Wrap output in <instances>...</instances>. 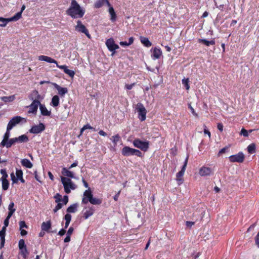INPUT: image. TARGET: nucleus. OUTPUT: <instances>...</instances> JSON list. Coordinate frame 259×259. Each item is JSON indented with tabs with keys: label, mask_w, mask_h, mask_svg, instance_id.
<instances>
[{
	"label": "nucleus",
	"mask_w": 259,
	"mask_h": 259,
	"mask_svg": "<svg viewBox=\"0 0 259 259\" xmlns=\"http://www.w3.org/2000/svg\"><path fill=\"white\" fill-rule=\"evenodd\" d=\"M29 139L28 137L25 135H22L19 137L10 139L8 143L5 146L7 148H10L13 145L16 143H24L28 141Z\"/></svg>",
	"instance_id": "6"
},
{
	"label": "nucleus",
	"mask_w": 259,
	"mask_h": 259,
	"mask_svg": "<svg viewBox=\"0 0 259 259\" xmlns=\"http://www.w3.org/2000/svg\"><path fill=\"white\" fill-rule=\"evenodd\" d=\"M5 243V236H3L2 238H1V244H0V249H2L4 247Z\"/></svg>",
	"instance_id": "51"
},
{
	"label": "nucleus",
	"mask_w": 259,
	"mask_h": 259,
	"mask_svg": "<svg viewBox=\"0 0 259 259\" xmlns=\"http://www.w3.org/2000/svg\"><path fill=\"white\" fill-rule=\"evenodd\" d=\"M189 108L191 110V113L193 114V115L195 117H197L198 116V114L195 112L194 108L191 106V105H189Z\"/></svg>",
	"instance_id": "53"
},
{
	"label": "nucleus",
	"mask_w": 259,
	"mask_h": 259,
	"mask_svg": "<svg viewBox=\"0 0 259 259\" xmlns=\"http://www.w3.org/2000/svg\"><path fill=\"white\" fill-rule=\"evenodd\" d=\"M70 241V236L67 235L64 239V242L65 243L69 242Z\"/></svg>",
	"instance_id": "64"
},
{
	"label": "nucleus",
	"mask_w": 259,
	"mask_h": 259,
	"mask_svg": "<svg viewBox=\"0 0 259 259\" xmlns=\"http://www.w3.org/2000/svg\"><path fill=\"white\" fill-rule=\"evenodd\" d=\"M84 13L76 0H71L69 8L66 11V14L74 19L82 17Z\"/></svg>",
	"instance_id": "1"
},
{
	"label": "nucleus",
	"mask_w": 259,
	"mask_h": 259,
	"mask_svg": "<svg viewBox=\"0 0 259 259\" xmlns=\"http://www.w3.org/2000/svg\"><path fill=\"white\" fill-rule=\"evenodd\" d=\"M15 97L14 95L10 96H4L2 97V100L5 102H11L15 99Z\"/></svg>",
	"instance_id": "40"
},
{
	"label": "nucleus",
	"mask_w": 259,
	"mask_h": 259,
	"mask_svg": "<svg viewBox=\"0 0 259 259\" xmlns=\"http://www.w3.org/2000/svg\"><path fill=\"white\" fill-rule=\"evenodd\" d=\"M135 83H133L130 84H126L124 86V88L127 90H130L135 85Z\"/></svg>",
	"instance_id": "50"
},
{
	"label": "nucleus",
	"mask_w": 259,
	"mask_h": 259,
	"mask_svg": "<svg viewBox=\"0 0 259 259\" xmlns=\"http://www.w3.org/2000/svg\"><path fill=\"white\" fill-rule=\"evenodd\" d=\"M198 42L200 44H203L208 47L210 45H214L215 44L214 39H212L211 40H207L205 39L199 38L198 39Z\"/></svg>",
	"instance_id": "26"
},
{
	"label": "nucleus",
	"mask_w": 259,
	"mask_h": 259,
	"mask_svg": "<svg viewBox=\"0 0 259 259\" xmlns=\"http://www.w3.org/2000/svg\"><path fill=\"white\" fill-rule=\"evenodd\" d=\"M39 110L41 114L43 116H50L51 114V112L47 109L45 105L41 103L39 106Z\"/></svg>",
	"instance_id": "20"
},
{
	"label": "nucleus",
	"mask_w": 259,
	"mask_h": 259,
	"mask_svg": "<svg viewBox=\"0 0 259 259\" xmlns=\"http://www.w3.org/2000/svg\"><path fill=\"white\" fill-rule=\"evenodd\" d=\"M228 149V147H225L223 148H222V149H221L219 152V155H221V154H222L223 153H225L226 151V150Z\"/></svg>",
	"instance_id": "57"
},
{
	"label": "nucleus",
	"mask_w": 259,
	"mask_h": 259,
	"mask_svg": "<svg viewBox=\"0 0 259 259\" xmlns=\"http://www.w3.org/2000/svg\"><path fill=\"white\" fill-rule=\"evenodd\" d=\"M134 147L138 148L141 150L146 152L149 147V141H142L140 139H135L133 142Z\"/></svg>",
	"instance_id": "7"
},
{
	"label": "nucleus",
	"mask_w": 259,
	"mask_h": 259,
	"mask_svg": "<svg viewBox=\"0 0 259 259\" xmlns=\"http://www.w3.org/2000/svg\"><path fill=\"white\" fill-rule=\"evenodd\" d=\"M182 82L183 84H185V86L186 87V89L188 90H189L190 89V85L189 84V80L188 79H183L182 80Z\"/></svg>",
	"instance_id": "46"
},
{
	"label": "nucleus",
	"mask_w": 259,
	"mask_h": 259,
	"mask_svg": "<svg viewBox=\"0 0 259 259\" xmlns=\"http://www.w3.org/2000/svg\"><path fill=\"white\" fill-rule=\"evenodd\" d=\"M57 67L59 69L63 70L64 72L68 74L70 77H73L75 75V72L73 70L68 69L67 66L65 65H57Z\"/></svg>",
	"instance_id": "18"
},
{
	"label": "nucleus",
	"mask_w": 259,
	"mask_h": 259,
	"mask_svg": "<svg viewBox=\"0 0 259 259\" xmlns=\"http://www.w3.org/2000/svg\"><path fill=\"white\" fill-rule=\"evenodd\" d=\"M21 162L22 166L26 167V168H31L33 166L32 163L28 159H23Z\"/></svg>",
	"instance_id": "29"
},
{
	"label": "nucleus",
	"mask_w": 259,
	"mask_h": 259,
	"mask_svg": "<svg viewBox=\"0 0 259 259\" xmlns=\"http://www.w3.org/2000/svg\"><path fill=\"white\" fill-rule=\"evenodd\" d=\"M2 188L4 190H7L9 187V183L7 179L2 180Z\"/></svg>",
	"instance_id": "39"
},
{
	"label": "nucleus",
	"mask_w": 259,
	"mask_h": 259,
	"mask_svg": "<svg viewBox=\"0 0 259 259\" xmlns=\"http://www.w3.org/2000/svg\"><path fill=\"white\" fill-rule=\"evenodd\" d=\"M134 38L133 37H131L128 39V42L126 41H120L119 44L121 46H128L132 45L134 42Z\"/></svg>",
	"instance_id": "33"
},
{
	"label": "nucleus",
	"mask_w": 259,
	"mask_h": 259,
	"mask_svg": "<svg viewBox=\"0 0 259 259\" xmlns=\"http://www.w3.org/2000/svg\"><path fill=\"white\" fill-rule=\"evenodd\" d=\"M63 206V204L60 202H58L57 205L53 209L54 213L57 212L59 209H60Z\"/></svg>",
	"instance_id": "44"
},
{
	"label": "nucleus",
	"mask_w": 259,
	"mask_h": 259,
	"mask_svg": "<svg viewBox=\"0 0 259 259\" xmlns=\"http://www.w3.org/2000/svg\"><path fill=\"white\" fill-rule=\"evenodd\" d=\"M11 179L13 182V183H17V179H16V178L15 177L14 173L11 174Z\"/></svg>",
	"instance_id": "55"
},
{
	"label": "nucleus",
	"mask_w": 259,
	"mask_h": 259,
	"mask_svg": "<svg viewBox=\"0 0 259 259\" xmlns=\"http://www.w3.org/2000/svg\"><path fill=\"white\" fill-rule=\"evenodd\" d=\"M52 223L50 220L43 222L41 226V230L50 232L49 230L51 228Z\"/></svg>",
	"instance_id": "23"
},
{
	"label": "nucleus",
	"mask_w": 259,
	"mask_h": 259,
	"mask_svg": "<svg viewBox=\"0 0 259 259\" xmlns=\"http://www.w3.org/2000/svg\"><path fill=\"white\" fill-rule=\"evenodd\" d=\"M223 125L222 123H218V125H217V128L218 129L221 131V132H222L223 130Z\"/></svg>",
	"instance_id": "60"
},
{
	"label": "nucleus",
	"mask_w": 259,
	"mask_h": 259,
	"mask_svg": "<svg viewBox=\"0 0 259 259\" xmlns=\"http://www.w3.org/2000/svg\"><path fill=\"white\" fill-rule=\"evenodd\" d=\"M18 246L19 249H23V248L26 247V245L25 243V241L24 239H21L19 240L18 243Z\"/></svg>",
	"instance_id": "41"
},
{
	"label": "nucleus",
	"mask_w": 259,
	"mask_h": 259,
	"mask_svg": "<svg viewBox=\"0 0 259 259\" xmlns=\"http://www.w3.org/2000/svg\"><path fill=\"white\" fill-rule=\"evenodd\" d=\"M20 250V254L24 258H26L29 252L27 249V247L23 248V249H19Z\"/></svg>",
	"instance_id": "38"
},
{
	"label": "nucleus",
	"mask_w": 259,
	"mask_h": 259,
	"mask_svg": "<svg viewBox=\"0 0 259 259\" xmlns=\"http://www.w3.org/2000/svg\"><path fill=\"white\" fill-rule=\"evenodd\" d=\"M106 45L108 50L112 52V55L115 53L116 50L119 48L118 45L115 43L114 39L112 38L107 39Z\"/></svg>",
	"instance_id": "11"
},
{
	"label": "nucleus",
	"mask_w": 259,
	"mask_h": 259,
	"mask_svg": "<svg viewBox=\"0 0 259 259\" xmlns=\"http://www.w3.org/2000/svg\"><path fill=\"white\" fill-rule=\"evenodd\" d=\"M59 103H60V99H59V96H58V95L54 96L52 98L50 105L54 107H56L59 106Z\"/></svg>",
	"instance_id": "28"
},
{
	"label": "nucleus",
	"mask_w": 259,
	"mask_h": 259,
	"mask_svg": "<svg viewBox=\"0 0 259 259\" xmlns=\"http://www.w3.org/2000/svg\"><path fill=\"white\" fill-rule=\"evenodd\" d=\"M66 230L65 229H61L59 232H58V235L62 236H63L65 233H66Z\"/></svg>",
	"instance_id": "59"
},
{
	"label": "nucleus",
	"mask_w": 259,
	"mask_h": 259,
	"mask_svg": "<svg viewBox=\"0 0 259 259\" xmlns=\"http://www.w3.org/2000/svg\"><path fill=\"white\" fill-rule=\"evenodd\" d=\"M188 158L189 157L188 156L185 159L184 163L182 167L181 168V170L180 171H179L176 175V181H177L178 184L179 185L182 184L184 182L183 176L184 175L188 164Z\"/></svg>",
	"instance_id": "8"
},
{
	"label": "nucleus",
	"mask_w": 259,
	"mask_h": 259,
	"mask_svg": "<svg viewBox=\"0 0 259 259\" xmlns=\"http://www.w3.org/2000/svg\"><path fill=\"white\" fill-rule=\"evenodd\" d=\"M109 8V13L110 15V20L112 22H114L116 21L117 16L116 13L114 10V8L110 5V6H108Z\"/></svg>",
	"instance_id": "24"
},
{
	"label": "nucleus",
	"mask_w": 259,
	"mask_h": 259,
	"mask_svg": "<svg viewBox=\"0 0 259 259\" xmlns=\"http://www.w3.org/2000/svg\"><path fill=\"white\" fill-rule=\"evenodd\" d=\"M45 129V125L42 123H40L38 125L32 126L29 130V132L32 134H37L44 131Z\"/></svg>",
	"instance_id": "14"
},
{
	"label": "nucleus",
	"mask_w": 259,
	"mask_h": 259,
	"mask_svg": "<svg viewBox=\"0 0 259 259\" xmlns=\"http://www.w3.org/2000/svg\"><path fill=\"white\" fill-rule=\"evenodd\" d=\"M14 203L13 202H11L8 207L9 211L8 215L12 217L13 214L14 213L16 209L14 208Z\"/></svg>",
	"instance_id": "35"
},
{
	"label": "nucleus",
	"mask_w": 259,
	"mask_h": 259,
	"mask_svg": "<svg viewBox=\"0 0 259 259\" xmlns=\"http://www.w3.org/2000/svg\"><path fill=\"white\" fill-rule=\"evenodd\" d=\"M162 51L160 49H158L157 48H154L153 50V53L152 55V57L154 59H159L160 56L162 55Z\"/></svg>",
	"instance_id": "27"
},
{
	"label": "nucleus",
	"mask_w": 259,
	"mask_h": 259,
	"mask_svg": "<svg viewBox=\"0 0 259 259\" xmlns=\"http://www.w3.org/2000/svg\"><path fill=\"white\" fill-rule=\"evenodd\" d=\"M110 140L113 142L114 146H116L117 142L121 140V137L118 134H116L112 137Z\"/></svg>",
	"instance_id": "32"
},
{
	"label": "nucleus",
	"mask_w": 259,
	"mask_h": 259,
	"mask_svg": "<svg viewBox=\"0 0 259 259\" xmlns=\"http://www.w3.org/2000/svg\"><path fill=\"white\" fill-rule=\"evenodd\" d=\"M195 224V223L194 222H191V221H187L186 222V225L187 227H191V226H192L194 224Z\"/></svg>",
	"instance_id": "61"
},
{
	"label": "nucleus",
	"mask_w": 259,
	"mask_h": 259,
	"mask_svg": "<svg viewBox=\"0 0 259 259\" xmlns=\"http://www.w3.org/2000/svg\"><path fill=\"white\" fill-rule=\"evenodd\" d=\"M1 174L2 175V177L1 178L2 180L7 179L8 177L6 170L5 169H2L1 170Z\"/></svg>",
	"instance_id": "43"
},
{
	"label": "nucleus",
	"mask_w": 259,
	"mask_h": 259,
	"mask_svg": "<svg viewBox=\"0 0 259 259\" xmlns=\"http://www.w3.org/2000/svg\"><path fill=\"white\" fill-rule=\"evenodd\" d=\"M54 198L55 199L56 203L60 202L62 200V195L59 193H57L54 195Z\"/></svg>",
	"instance_id": "45"
},
{
	"label": "nucleus",
	"mask_w": 259,
	"mask_h": 259,
	"mask_svg": "<svg viewBox=\"0 0 259 259\" xmlns=\"http://www.w3.org/2000/svg\"><path fill=\"white\" fill-rule=\"evenodd\" d=\"M240 134L243 136L247 137L248 136V132L244 128H242L241 130Z\"/></svg>",
	"instance_id": "49"
},
{
	"label": "nucleus",
	"mask_w": 259,
	"mask_h": 259,
	"mask_svg": "<svg viewBox=\"0 0 259 259\" xmlns=\"http://www.w3.org/2000/svg\"><path fill=\"white\" fill-rule=\"evenodd\" d=\"M137 110L138 112L140 120L142 121H144L146 118L147 111L144 105L142 103H138Z\"/></svg>",
	"instance_id": "10"
},
{
	"label": "nucleus",
	"mask_w": 259,
	"mask_h": 259,
	"mask_svg": "<svg viewBox=\"0 0 259 259\" xmlns=\"http://www.w3.org/2000/svg\"><path fill=\"white\" fill-rule=\"evenodd\" d=\"M38 60L40 61H46L47 62L50 63L56 64L57 66V65H59L56 60H55V59H54L50 57L45 56V55L39 56L38 57Z\"/></svg>",
	"instance_id": "19"
},
{
	"label": "nucleus",
	"mask_w": 259,
	"mask_h": 259,
	"mask_svg": "<svg viewBox=\"0 0 259 259\" xmlns=\"http://www.w3.org/2000/svg\"><path fill=\"white\" fill-rule=\"evenodd\" d=\"M204 134L207 135L209 136V137L210 138L211 136L210 132L207 129H206V126L205 125H204Z\"/></svg>",
	"instance_id": "56"
},
{
	"label": "nucleus",
	"mask_w": 259,
	"mask_h": 259,
	"mask_svg": "<svg viewBox=\"0 0 259 259\" xmlns=\"http://www.w3.org/2000/svg\"><path fill=\"white\" fill-rule=\"evenodd\" d=\"M140 40L141 43L147 48L152 46V43L149 41L147 37L141 36L140 37Z\"/></svg>",
	"instance_id": "30"
},
{
	"label": "nucleus",
	"mask_w": 259,
	"mask_h": 259,
	"mask_svg": "<svg viewBox=\"0 0 259 259\" xmlns=\"http://www.w3.org/2000/svg\"><path fill=\"white\" fill-rule=\"evenodd\" d=\"M77 204L76 203L71 205L69 206L66 210V211L69 213H74L77 211Z\"/></svg>",
	"instance_id": "31"
},
{
	"label": "nucleus",
	"mask_w": 259,
	"mask_h": 259,
	"mask_svg": "<svg viewBox=\"0 0 259 259\" xmlns=\"http://www.w3.org/2000/svg\"><path fill=\"white\" fill-rule=\"evenodd\" d=\"M19 226L20 230L22 229L23 228H28V226L26 225L25 222L24 221H21L19 222Z\"/></svg>",
	"instance_id": "47"
},
{
	"label": "nucleus",
	"mask_w": 259,
	"mask_h": 259,
	"mask_svg": "<svg viewBox=\"0 0 259 259\" xmlns=\"http://www.w3.org/2000/svg\"><path fill=\"white\" fill-rule=\"evenodd\" d=\"M64 219L65 220V222L70 223L71 220V215L69 213H67L65 215Z\"/></svg>",
	"instance_id": "48"
},
{
	"label": "nucleus",
	"mask_w": 259,
	"mask_h": 259,
	"mask_svg": "<svg viewBox=\"0 0 259 259\" xmlns=\"http://www.w3.org/2000/svg\"><path fill=\"white\" fill-rule=\"evenodd\" d=\"M69 169H67L66 167H63L62 169V174L68 178H74L75 177L74 173L72 171H70Z\"/></svg>",
	"instance_id": "25"
},
{
	"label": "nucleus",
	"mask_w": 259,
	"mask_h": 259,
	"mask_svg": "<svg viewBox=\"0 0 259 259\" xmlns=\"http://www.w3.org/2000/svg\"><path fill=\"white\" fill-rule=\"evenodd\" d=\"M255 144L254 143L250 144L247 147V151L249 154H253L255 152Z\"/></svg>",
	"instance_id": "34"
},
{
	"label": "nucleus",
	"mask_w": 259,
	"mask_h": 259,
	"mask_svg": "<svg viewBox=\"0 0 259 259\" xmlns=\"http://www.w3.org/2000/svg\"><path fill=\"white\" fill-rule=\"evenodd\" d=\"M85 211L83 213V217L84 219H87L94 213L95 208L94 206H89L85 208Z\"/></svg>",
	"instance_id": "17"
},
{
	"label": "nucleus",
	"mask_w": 259,
	"mask_h": 259,
	"mask_svg": "<svg viewBox=\"0 0 259 259\" xmlns=\"http://www.w3.org/2000/svg\"><path fill=\"white\" fill-rule=\"evenodd\" d=\"M61 180L64 188V191L66 194H69L71 192V189L74 190L76 189V185L72 182L71 179L62 177Z\"/></svg>",
	"instance_id": "5"
},
{
	"label": "nucleus",
	"mask_w": 259,
	"mask_h": 259,
	"mask_svg": "<svg viewBox=\"0 0 259 259\" xmlns=\"http://www.w3.org/2000/svg\"><path fill=\"white\" fill-rule=\"evenodd\" d=\"M64 205H66L68 202V197L67 195L64 196L63 198H62L61 200Z\"/></svg>",
	"instance_id": "52"
},
{
	"label": "nucleus",
	"mask_w": 259,
	"mask_h": 259,
	"mask_svg": "<svg viewBox=\"0 0 259 259\" xmlns=\"http://www.w3.org/2000/svg\"><path fill=\"white\" fill-rule=\"evenodd\" d=\"M0 21L4 22V23H6V24H7V23L9 22V20H8V18H4L3 17H0Z\"/></svg>",
	"instance_id": "62"
},
{
	"label": "nucleus",
	"mask_w": 259,
	"mask_h": 259,
	"mask_svg": "<svg viewBox=\"0 0 259 259\" xmlns=\"http://www.w3.org/2000/svg\"><path fill=\"white\" fill-rule=\"evenodd\" d=\"M74 229L73 227H70L67 232V235L69 236H71L73 232Z\"/></svg>",
	"instance_id": "58"
},
{
	"label": "nucleus",
	"mask_w": 259,
	"mask_h": 259,
	"mask_svg": "<svg viewBox=\"0 0 259 259\" xmlns=\"http://www.w3.org/2000/svg\"><path fill=\"white\" fill-rule=\"evenodd\" d=\"M16 175L17 176V180L23 177V171L21 169H16Z\"/></svg>",
	"instance_id": "42"
},
{
	"label": "nucleus",
	"mask_w": 259,
	"mask_h": 259,
	"mask_svg": "<svg viewBox=\"0 0 259 259\" xmlns=\"http://www.w3.org/2000/svg\"><path fill=\"white\" fill-rule=\"evenodd\" d=\"M10 131L11 130H8V127L7 126V131L4 136L3 140H2V141L1 143V145L3 147H5V146L6 145V144L8 143V142L9 140V137L10 136Z\"/></svg>",
	"instance_id": "22"
},
{
	"label": "nucleus",
	"mask_w": 259,
	"mask_h": 259,
	"mask_svg": "<svg viewBox=\"0 0 259 259\" xmlns=\"http://www.w3.org/2000/svg\"><path fill=\"white\" fill-rule=\"evenodd\" d=\"M78 165V161H75L69 167L68 169H71L74 167Z\"/></svg>",
	"instance_id": "63"
},
{
	"label": "nucleus",
	"mask_w": 259,
	"mask_h": 259,
	"mask_svg": "<svg viewBox=\"0 0 259 259\" xmlns=\"http://www.w3.org/2000/svg\"><path fill=\"white\" fill-rule=\"evenodd\" d=\"M105 4H106L108 6H110V3L108 0H97L94 4V8H100Z\"/></svg>",
	"instance_id": "21"
},
{
	"label": "nucleus",
	"mask_w": 259,
	"mask_h": 259,
	"mask_svg": "<svg viewBox=\"0 0 259 259\" xmlns=\"http://www.w3.org/2000/svg\"><path fill=\"white\" fill-rule=\"evenodd\" d=\"M11 217L9 216V215H8L7 217V218L4 220V226H7V227L8 226L9 224V220L11 218Z\"/></svg>",
	"instance_id": "54"
},
{
	"label": "nucleus",
	"mask_w": 259,
	"mask_h": 259,
	"mask_svg": "<svg viewBox=\"0 0 259 259\" xmlns=\"http://www.w3.org/2000/svg\"><path fill=\"white\" fill-rule=\"evenodd\" d=\"M87 129L93 130L94 131H96L95 128L92 127L89 124H87L81 128L80 131V135H82L83 131Z\"/></svg>",
	"instance_id": "37"
},
{
	"label": "nucleus",
	"mask_w": 259,
	"mask_h": 259,
	"mask_svg": "<svg viewBox=\"0 0 259 259\" xmlns=\"http://www.w3.org/2000/svg\"><path fill=\"white\" fill-rule=\"evenodd\" d=\"M75 30L79 32L84 33L89 38H91V35L88 30L80 20H78L77 22Z\"/></svg>",
	"instance_id": "13"
},
{
	"label": "nucleus",
	"mask_w": 259,
	"mask_h": 259,
	"mask_svg": "<svg viewBox=\"0 0 259 259\" xmlns=\"http://www.w3.org/2000/svg\"><path fill=\"white\" fill-rule=\"evenodd\" d=\"M199 174L201 177L209 176L212 174V170L210 167L203 166L199 169Z\"/></svg>",
	"instance_id": "16"
},
{
	"label": "nucleus",
	"mask_w": 259,
	"mask_h": 259,
	"mask_svg": "<svg viewBox=\"0 0 259 259\" xmlns=\"http://www.w3.org/2000/svg\"><path fill=\"white\" fill-rule=\"evenodd\" d=\"M40 95L37 90H33L31 95L29 96V99L33 100L31 104L29 105V109L28 111L29 113L36 114L37 111L38 107L40 106V102L39 100L40 99Z\"/></svg>",
	"instance_id": "2"
},
{
	"label": "nucleus",
	"mask_w": 259,
	"mask_h": 259,
	"mask_svg": "<svg viewBox=\"0 0 259 259\" xmlns=\"http://www.w3.org/2000/svg\"><path fill=\"white\" fill-rule=\"evenodd\" d=\"M90 202L93 205H100L102 203V199L94 197L90 188L83 192V197L82 199V204H86Z\"/></svg>",
	"instance_id": "3"
},
{
	"label": "nucleus",
	"mask_w": 259,
	"mask_h": 259,
	"mask_svg": "<svg viewBox=\"0 0 259 259\" xmlns=\"http://www.w3.org/2000/svg\"><path fill=\"white\" fill-rule=\"evenodd\" d=\"M121 154L123 156L126 157L133 155H136L140 157H143L142 153L140 150L131 148L128 146H124L122 148Z\"/></svg>",
	"instance_id": "4"
},
{
	"label": "nucleus",
	"mask_w": 259,
	"mask_h": 259,
	"mask_svg": "<svg viewBox=\"0 0 259 259\" xmlns=\"http://www.w3.org/2000/svg\"><path fill=\"white\" fill-rule=\"evenodd\" d=\"M53 85L58 91V94L61 97H64L65 95L68 93V89L67 88H63L60 87L56 83H52Z\"/></svg>",
	"instance_id": "15"
},
{
	"label": "nucleus",
	"mask_w": 259,
	"mask_h": 259,
	"mask_svg": "<svg viewBox=\"0 0 259 259\" xmlns=\"http://www.w3.org/2000/svg\"><path fill=\"white\" fill-rule=\"evenodd\" d=\"M244 155L241 152L237 154L232 155L229 157V159L231 162L242 163L244 160Z\"/></svg>",
	"instance_id": "12"
},
{
	"label": "nucleus",
	"mask_w": 259,
	"mask_h": 259,
	"mask_svg": "<svg viewBox=\"0 0 259 259\" xmlns=\"http://www.w3.org/2000/svg\"><path fill=\"white\" fill-rule=\"evenodd\" d=\"M21 12L17 13L14 16L10 18H8L9 22L13 21H17L21 17Z\"/></svg>",
	"instance_id": "36"
},
{
	"label": "nucleus",
	"mask_w": 259,
	"mask_h": 259,
	"mask_svg": "<svg viewBox=\"0 0 259 259\" xmlns=\"http://www.w3.org/2000/svg\"><path fill=\"white\" fill-rule=\"evenodd\" d=\"M26 122V120L25 118H23L19 116H16L13 117L9 122L7 126L8 130H11L14 126L19 124L21 122Z\"/></svg>",
	"instance_id": "9"
}]
</instances>
